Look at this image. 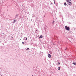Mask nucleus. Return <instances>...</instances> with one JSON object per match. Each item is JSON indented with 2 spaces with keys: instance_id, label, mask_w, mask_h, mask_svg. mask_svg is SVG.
<instances>
[{
  "instance_id": "f257e3e1",
  "label": "nucleus",
  "mask_w": 76,
  "mask_h": 76,
  "mask_svg": "<svg viewBox=\"0 0 76 76\" xmlns=\"http://www.w3.org/2000/svg\"><path fill=\"white\" fill-rule=\"evenodd\" d=\"M65 29L67 31H70V28L69 27L67 26H66L65 27Z\"/></svg>"
},
{
  "instance_id": "f03ea898",
  "label": "nucleus",
  "mask_w": 76,
  "mask_h": 76,
  "mask_svg": "<svg viewBox=\"0 0 76 76\" xmlns=\"http://www.w3.org/2000/svg\"><path fill=\"white\" fill-rule=\"evenodd\" d=\"M48 56L49 58H51V55L50 54H48Z\"/></svg>"
},
{
  "instance_id": "7ed1b4c3",
  "label": "nucleus",
  "mask_w": 76,
  "mask_h": 76,
  "mask_svg": "<svg viewBox=\"0 0 76 76\" xmlns=\"http://www.w3.org/2000/svg\"><path fill=\"white\" fill-rule=\"evenodd\" d=\"M43 37L42 36V35H40V37H39V38L40 39L41 38H42Z\"/></svg>"
},
{
  "instance_id": "20e7f679",
  "label": "nucleus",
  "mask_w": 76,
  "mask_h": 76,
  "mask_svg": "<svg viewBox=\"0 0 76 76\" xmlns=\"http://www.w3.org/2000/svg\"><path fill=\"white\" fill-rule=\"evenodd\" d=\"M69 4L70 5V6H71L72 5V2L69 3Z\"/></svg>"
},
{
  "instance_id": "39448f33",
  "label": "nucleus",
  "mask_w": 76,
  "mask_h": 76,
  "mask_svg": "<svg viewBox=\"0 0 76 76\" xmlns=\"http://www.w3.org/2000/svg\"><path fill=\"white\" fill-rule=\"evenodd\" d=\"M68 2L69 3H71V2H72V1H71V0H69Z\"/></svg>"
},
{
  "instance_id": "423d86ee",
  "label": "nucleus",
  "mask_w": 76,
  "mask_h": 76,
  "mask_svg": "<svg viewBox=\"0 0 76 76\" xmlns=\"http://www.w3.org/2000/svg\"><path fill=\"white\" fill-rule=\"evenodd\" d=\"M58 70H60V67H58Z\"/></svg>"
},
{
  "instance_id": "0eeeda50",
  "label": "nucleus",
  "mask_w": 76,
  "mask_h": 76,
  "mask_svg": "<svg viewBox=\"0 0 76 76\" xmlns=\"http://www.w3.org/2000/svg\"><path fill=\"white\" fill-rule=\"evenodd\" d=\"M76 63H72V64H74V65H76Z\"/></svg>"
},
{
  "instance_id": "6e6552de",
  "label": "nucleus",
  "mask_w": 76,
  "mask_h": 76,
  "mask_svg": "<svg viewBox=\"0 0 76 76\" xmlns=\"http://www.w3.org/2000/svg\"><path fill=\"white\" fill-rule=\"evenodd\" d=\"M64 5L65 6H66L67 5V4H66V3H64Z\"/></svg>"
},
{
  "instance_id": "1a4fd4ad",
  "label": "nucleus",
  "mask_w": 76,
  "mask_h": 76,
  "mask_svg": "<svg viewBox=\"0 0 76 76\" xmlns=\"http://www.w3.org/2000/svg\"><path fill=\"white\" fill-rule=\"evenodd\" d=\"M66 1H67V2H69V0H66Z\"/></svg>"
},
{
  "instance_id": "9d476101",
  "label": "nucleus",
  "mask_w": 76,
  "mask_h": 76,
  "mask_svg": "<svg viewBox=\"0 0 76 76\" xmlns=\"http://www.w3.org/2000/svg\"><path fill=\"white\" fill-rule=\"evenodd\" d=\"M58 64H60V62H58Z\"/></svg>"
},
{
  "instance_id": "9b49d317",
  "label": "nucleus",
  "mask_w": 76,
  "mask_h": 76,
  "mask_svg": "<svg viewBox=\"0 0 76 76\" xmlns=\"http://www.w3.org/2000/svg\"><path fill=\"white\" fill-rule=\"evenodd\" d=\"M29 50V48H28L27 49H26V50Z\"/></svg>"
},
{
  "instance_id": "f8f14e48",
  "label": "nucleus",
  "mask_w": 76,
  "mask_h": 76,
  "mask_svg": "<svg viewBox=\"0 0 76 76\" xmlns=\"http://www.w3.org/2000/svg\"><path fill=\"white\" fill-rule=\"evenodd\" d=\"M54 4H56V2L55 0H54Z\"/></svg>"
},
{
  "instance_id": "ddd939ff",
  "label": "nucleus",
  "mask_w": 76,
  "mask_h": 76,
  "mask_svg": "<svg viewBox=\"0 0 76 76\" xmlns=\"http://www.w3.org/2000/svg\"><path fill=\"white\" fill-rule=\"evenodd\" d=\"M22 44H25V43H24V42H22Z\"/></svg>"
},
{
  "instance_id": "4468645a",
  "label": "nucleus",
  "mask_w": 76,
  "mask_h": 76,
  "mask_svg": "<svg viewBox=\"0 0 76 76\" xmlns=\"http://www.w3.org/2000/svg\"><path fill=\"white\" fill-rule=\"evenodd\" d=\"M26 40H27V38H26Z\"/></svg>"
},
{
  "instance_id": "2eb2a0df",
  "label": "nucleus",
  "mask_w": 76,
  "mask_h": 76,
  "mask_svg": "<svg viewBox=\"0 0 76 76\" xmlns=\"http://www.w3.org/2000/svg\"><path fill=\"white\" fill-rule=\"evenodd\" d=\"M36 31H37V30H36Z\"/></svg>"
},
{
  "instance_id": "dca6fc26",
  "label": "nucleus",
  "mask_w": 76,
  "mask_h": 76,
  "mask_svg": "<svg viewBox=\"0 0 76 76\" xmlns=\"http://www.w3.org/2000/svg\"><path fill=\"white\" fill-rule=\"evenodd\" d=\"M12 38H13V37H12Z\"/></svg>"
},
{
  "instance_id": "f3484780",
  "label": "nucleus",
  "mask_w": 76,
  "mask_h": 76,
  "mask_svg": "<svg viewBox=\"0 0 76 76\" xmlns=\"http://www.w3.org/2000/svg\"><path fill=\"white\" fill-rule=\"evenodd\" d=\"M21 39H20V40Z\"/></svg>"
},
{
  "instance_id": "a211bd4d",
  "label": "nucleus",
  "mask_w": 76,
  "mask_h": 76,
  "mask_svg": "<svg viewBox=\"0 0 76 76\" xmlns=\"http://www.w3.org/2000/svg\"><path fill=\"white\" fill-rule=\"evenodd\" d=\"M32 76H33V75H32Z\"/></svg>"
}]
</instances>
